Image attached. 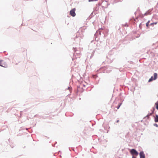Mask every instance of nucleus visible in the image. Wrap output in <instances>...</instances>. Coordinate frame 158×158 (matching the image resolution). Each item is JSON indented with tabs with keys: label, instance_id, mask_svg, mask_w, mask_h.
<instances>
[{
	"label": "nucleus",
	"instance_id": "f257e3e1",
	"mask_svg": "<svg viewBox=\"0 0 158 158\" xmlns=\"http://www.w3.org/2000/svg\"><path fill=\"white\" fill-rule=\"evenodd\" d=\"M131 153L133 156H137L138 155V152L135 149H132L130 151Z\"/></svg>",
	"mask_w": 158,
	"mask_h": 158
},
{
	"label": "nucleus",
	"instance_id": "f03ea898",
	"mask_svg": "<svg viewBox=\"0 0 158 158\" xmlns=\"http://www.w3.org/2000/svg\"><path fill=\"white\" fill-rule=\"evenodd\" d=\"M157 77V74L156 73H155L154 74V78L153 76H152L151 78L149 80L148 82H151L153 80H154L156 79Z\"/></svg>",
	"mask_w": 158,
	"mask_h": 158
},
{
	"label": "nucleus",
	"instance_id": "7ed1b4c3",
	"mask_svg": "<svg viewBox=\"0 0 158 158\" xmlns=\"http://www.w3.org/2000/svg\"><path fill=\"white\" fill-rule=\"evenodd\" d=\"M2 60H0V66L3 67H7V65L5 63H2Z\"/></svg>",
	"mask_w": 158,
	"mask_h": 158
},
{
	"label": "nucleus",
	"instance_id": "20e7f679",
	"mask_svg": "<svg viewBox=\"0 0 158 158\" xmlns=\"http://www.w3.org/2000/svg\"><path fill=\"white\" fill-rule=\"evenodd\" d=\"M140 158H145V155L143 152H141L139 153Z\"/></svg>",
	"mask_w": 158,
	"mask_h": 158
},
{
	"label": "nucleus",
	"instance_id": "39448f33",
	"mask_svg": "<svg viewBox=\"0 0 158 158\" xmlns=\"http://www.w3.org/2000/svg\"><path fill=\"white\" fill-rule=\"evenodd\" d=\"M70 14L73 17L75 16L76 15L75 10H70Z\"/></svg>",
	"mask_w": 158,
	"mask_h": 158
},
{
	"label": "nucleus",
	"instance_id": "423d86ee",
	"mask_svg": "<svg viewBox=\"0 0 158 158\" xmlns=\"http://www.w3.org/2000/svg\"><path fill=\"white\" fill-rule=\"evenodd\" d=\"M155 121L156 122H158V115H156L155 118Z\"/></svg>",
	"mask_w": 158,
	"mask_h": 158
},
{
	"label": "nucleus",
	"instance_id": "0eeeda50",
	"mask_svg": "<svg viewBox=\"0 0 158 158\" xmlns=\"http://www.w3.org/2000/svg\"><path fill=\"white\" fill-rule=\"evenodd\" d=\"M123 0H114V3H116L119 2H121Z\"/></svg>",
	"mask_w": 158,
	"mask_h": 158
},
{
	"label": "nucleus",
	"instance_id": "6e6552de",
	"mask_svg": "<svg viewBox=\"0 0 158 158\" xmlns=\"http://www.w3.org/2000/svg\"><path fill=\"white\" fill-rule=\"evenodd\" d=\"M154 109H153L152 110V113H149L148 114V116H150L152 115V114L153 113Z\"/></svg>",
	"mask_w": 158,
	"mask_h": 158
},
{
	"label": "nucleus",
	"instance_id": "1a4fd4ad",
	"mask_svg": "<svg viewBox=\"0 0 158 158\" xmlns=\"http://www.w3.org/2000/svg\"><path fill=\"white\" fill-rule=\"evenodd\" d=\"M155 105L156 106V108L158 110V103L157 102H156L155 103Z\"/></svg>",
	"mask_w": 158,
	"mask_h": 158
},
{
	"label": "nucleus",
	"instance_id": "9d476101",
	"mask_svg": "<svg viewBox=\"0 0 158 158\" xmlns=\"http://www.w3.org/2000/svg\"><path fill=\"white\" fill-rule=\"evenodd\" d=\"M150 21H148L146 23V26L147 27L148 26L149 24V23Z\"/></svg>",
	"mask_w": 158,
	"mask_h": 158
},
{
	"label": "nucleus",
	"instance_id": "9b49d317",
	"mask_svg": "<svg viewBox=\"0 0 158 158\" xmlns=\"http://www.w3.org/2000/svg\"><path fill=\"white\" fill-rule=\"evenodd\" d=\"M98 1V0H88L89 2L96 1Z\"/></svg>",
	"mask_w": 158,
	"mask_h": 158
},
{
	"label": "nucleus",
	"instance_id": "f8f14e48",
	"mask_svg": "<svg viewBox=\"0 0 158 158\" xmlns=\"http://www.w3.org/2000/svg\"><path fill=\"white\" fill-rule=\"evenodd\" d=\"M121 103H120V104H119L118 105V107H117V109H118L121 106Z\"/></svg>",
	"mask_w": 158,
	"mask_h": 158
},
{
	"label": "nucleus",
	"instance_id": "ddd939ff",
	"mask_svg": "<svg viewBox=\"0 0 158 158\" xmlns=\"http://www.w3.org/2000/svg\"><path fill=\"white\" fill-rule=\"evenodd\" d=\"M154 126H155L157 127H158V125L156 124H154Z\"/></svg>",
	"mask_w": 158,
	"mask_h": 158
},
{
	"label": "nucleus",
	"instance_id": "4468645a",
	"mask_svg": "<svg viewBox=\"0 0 158 158\" xmlns=\"http://www.w3.org/2000/svg\"><path fill=\"white\" fill-rule=\"evenodd\" d=\"M157 23L156 22V23H153L154 24H157Z\"/></svg>",
	"mask_w": 158,
	"mask_h": 158
},
{
	"label": "nucleus",
	"instance_id": "2eb2a0df",
	"mask_svg": "<svg viewBox=\"0 0 158 158\" xmlns=\"http://www.w3.org/2000/svg\"><path fill=\"white\" fill-rule=\"evenodd\" d=\"M71 10H76V8H74L71 9Z\"/></svg>",
	"mask_w": 158,
	"mask_h": 158
},
{
	"label": "nucleus",
	"instance_id": "dca6fc26",
	"mask_svg": "<svg viewBox=\"0 0 158 158\" xmlns=\"http://www.w3.org/2000/svg\"><path fill=\"white\" fill-rule=\"evenodd\" d=\"M149 116H148V114L146 116V117L148 118L149 117Z\"/></svg>",
	"mask_w": 158,
	"mask_h": 158
},
{
	"label": "nucleus",
	"instance_id": "f3484780",
	"mask_svg": "<svg viewBox=\"0 0 158 158\" xmlns=\"http://www.w3.org/2000/svg\"><path fill=\"white\" fill-rule=\"evenodd\" d=\"M153 24H154L153 23H151V24H150V25H153Z\"/></svg>",
	"mask_w": 158,
	"mask_h": 158
},
{
	"label": "nucleus",
	"instance_id": "a211bd4d",
	"mask_svg": "<svg viewBox=\"0 0 158 158\" xmlns=\"http://www.w3.org/2000/svg\"><path fill=\"white\" fill-rule=\"evenodd\" d=\"M119 120H117V123H118V122H119Z\"/></svg>",
	"mask_w": 158,
	"mask_h": 158
},
{
	"label": "nucleus",
	"instance_id": "6ab92c4d",
	"mask_svg": "<svg viewBox=\"0 0 158 158\" xmlns=\"http://www.w3.org/2000/svg\"><path fill=\"white\" fill-rule=\"evenodd\" d=\"M140 25H141V24H140V25H139V27L140 26Z\"/></svg>",
	"mask_w": 158,
	"mask_h": 158
},
{
	"label": "nucleus",
	"instance_id": "aec40b11",
	"mask_svg": "<svg viewBox=\"0 0 158 158\" xmlns=\"http://www.w3.org/2000/svg\"><path fill=\"white\" fill-rule=\"evenodd\" d=\"M148 10H151V9H149Z\"/></svg>",
	"mask_w": 158,
	"mask_h": 158
}]
</instances>
